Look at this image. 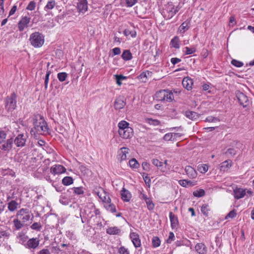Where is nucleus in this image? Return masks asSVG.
<instances>
[{"mask_svg": "<svg viewBox=\"0 0 254 254\" xmlns=\"http://www.w3.org/2000/svg\"><path fill=\"white\" fill-rule=\"evenodd\" d=\"M129 166L132 169H137L139 167V163L134 158H133L129 161Z\"/></svg>", "mask_w": 254, "mask_h": 254, "instance_id": "obj_38", "label": "nucleus"}, {"mask_svg": "<svg viewBox=\"0 0 254 254\" xmlns=\"http://www.w3.org/2000/svg\"><path fill=\"white\" fill-rule=\"evenodd\" d=\"M13 229L14 230H19L21 229L24 226H26L21 220L16 217L13 220Z\"/></svg>", "mask_w": 254, "mask_h": 254, "instance_id": "obj_25", "label": "nucleus"}, {"mask_svg": "<svg viewBox=\"0 0 254 254\" xmlns=\"http://www.w3.org/2000/svg\"><path fill=\"white\" fill-rule=\"evenodd\" d=\"M186 116L192 120H195L198 118V114L192 111H188L186 112Z\"/></svg>", "mask_w": 254, "mask_h": 254, "instance_id": "obj_32", "label": "nucleus"}, {"mask_svg": "<svg viewBox=\"0 0 254 254\" xmlns=\"http://www.w3.org/2000/svg\"><path fill=\"white\" fill-rule=\"evenodd\" d=\"M121 198L125 202H128L131 198V193L125 188H123L121 191Z\"/></svg>", "mask_w": 254, "mask_h": 254, "instance_id": "obj_19", "label": "nucleus"}, {"mask_svg": "<svg viewBox=\"0 0 254 254\" xmlns=\"http://www.w3.org/2000/svg\"><path fill=\"white\" fill-rule=\"evenodd\" d=\"M56 4V2L54 0H50L48 1L46 5L44 7V10L49 13L50 10L53 9L55 7Z\"/></svg>", "mask_w": 254, "mask_h": 254, "instance_id": "obj_29", "label": "nucleus"}, {"mask_svg": "<svg viewBox=\"0 0 254 254\" xmlns=\"http://www.w3.org/2000/svg\"><path fill=\"white\" fill-rule=\"evenodd\" d=\"M180 185L183 187L188 188L195 186L196 182L188 180H180L178 182Z\"/></svg>", "mask_w": 254, "mask_h": 254, "instance_id": "obj_23", "label": "nucleus"}, {"mask_svg": "<svg viewBox=\"0 0 254 254\" xmlns=\"http://www.w3.org/2000/svg\"><path fill=\"white\" fill-rule=\"evenodd\" d=\"M34 127L37 133L40 134L47 132L48 130L47 123L41 117H40L39 119H36L34 122Z\"/></svg>", "mask_w": 254, "mask_h": 254, "instance_id": "obj_7", "label": "nucleus"}, {"mask_svg": "<svg viewBox=\"0 0 254 254\" xmlns=\"http://www.w3.org/2000/svg\"><path fill=\"white\" fill-rule=\"evenodd\" d=\"M175 239V235L174 234L170 232L169 234V237L166 240L167 243H171Z\"/></svg>", "mask_w": 254, "mask_h": 254, "instance_id": "obj_64", "label": "nucleus"}, {"mask_svg": "<svg viewBox=\"0 0 254 254\" xmlns=\"http://www.w3.org/2000/svg\"><path fill=\"white\" fill-rule=\"evenodd\" d=\"M94 193L98 196L104 204L108 201H111L109 195L103 189L99 188L98 190H95Z\"/></svg>", "mask_w": 254, "mask_h": 254, "instance_id": "obj_10", "label": "nucleus"}, {"mask_svg": "<svg viewBox=\"0 0 254 254\" xmlns=\"http://www.w3.org/2000/svg\"><path fill=\"white\" fill-rule=\"evenodd\" d=\"M62 184L64 186H69L73 183V180L72 177L66 176L64 177L62 181Z\"/></svg>", "mask_w": 254, "mask_h": 254, "instance_id": "obj_36", "label": "nucleus"}, {"mask_svg": "<svg viewBox=\"0 0 254 254\" xmlns=\"http://www.w3.org/2000/svg\"><path fill=\"white\" fill-rule=\"evenodd\" d=\"M246 194V189L242 188H236L234 190V197L239 199L245 196Z\"/></svg>", "mask_w": 254, "mask_h": 254, "instance_id": "obj_18", "label": "nucleus"}, {"mask_svg": "<svg viewBox=\"0 0 254 254\" xmlns=\"http://www.w3.org/2000/svg\"><path fill=\"white\" fill-rule=\"evenodd\" d=\"M169 218L172 228H176L179 225L178 217L172 212L169 213Z\"/></svg>", "mask_w": 254, "mask_h": 254, "instance_id": "obj_22", "label": "nucleus"}, {"mask_svg": "<svg viewBox=\"0 0 254 254\" xmlns=\"http://www.w3.org/2000/svg\"><path fill=\"white\" fill-rule=\"evenodd\" d=\"M195 51L196 49L195 48H189L188 47H186L183 49V52L186 55L193 54Z\"/></svg>", "mask_w": 254, "mask_h": 254, "instance_id": "obj_41", "label": "nucleus"}, {"mask_svg": "<svg viewBox=\"0 0 254 254\" xmlns=\"http://www.w3.org/2000/svg\"><path fill=\"white\" fill-rule=\"evenodd\" d=\"M142 177L146 186L148 188H150L151 184V179L150 177H148V175L145 173L143 174Z\"/></svg>", "mask_w": 254, "mask_h": 254, "instance_id": "obj_53", "label": "nucleus"}, {"mask_svg": "<svg viewBox=\"0 0 254 254\" xmlns=\"http://www.w3.org/2000/svg\"><path fill=\"white\" fill-rule=\"evenodd\" d=\"M152 75V72L149 70H146L144 72L141 73L139 76V77L140 79H143L144 78H147V77H151Z\"/></svg>", "mask_w": 254, "mask_h": 254, "instance_id": "obj_44", "label": "nucleus"}, {"mask_svg": "<svg viewBox=\"0 0 254 254\" xmlns=\"http://www.w3.org/2000/svg\"><path fill=\"white\" fill-rule=\"evenodd\" d=\"M42 228V225L39 222H34L32 225L30 226V228L32 230L40 231Z\"/></svg>", "mask_w": 254, "mask_h": 254, "instance_id": "obj_43", "label": "nucleus"}, {"mask_svg": "<svg viewBox=\"0 0 254 254\" xmlns=\"http://www.w3.org/2000/svg\"><path fill=\"white\" fill-rule=\"evenodd\" d=\"M116 80L117 84L119 86H121L122 84L121 80H125L127 79V77L123 75L116 74L114 75Z\"/></svg>", "mask_w": 254, "mask_h": 254, "instance_id": "obj_40", "label": "nucleus"}, {"mask_svg": "<svg viewBox=\"0 0 254 254\" xmlns=\"http://www.w3.org/2000/svg\"><path fill=\"white\" fill-rule=\"evenodd\" d=\"M10 236V231L8 230L0 231V238L2 239L8 238Z\"/></svg>", "mask_w": 254, "mask_h": 254, "instance_id": "obj_51", "label": "nucleus"}, {"mask_svg": "<svg viewBox=\"0 0 254 254\" xmlns=\"http://www.w3.org/2000/svg\"><path fill=\"white\" fill-rule=\"evenodd\" d=\"M40 244V240L38 238H32L29 239L24 245L26 248L34 250L37 249Z\"/></svg>", "mask_w": 254, "mask_h": 254, "instance_id": "obj_9", "label": "nucleus"}, {"mask_svg": "<svg viewBox=\"0 0 254 254\" xmlns=\"http://www.w3.org/2000/svg\"><path fill=\"white\" fill-rule=\"evenodd\" d=\"M16 217H17L19 220H21L27 226L31 223L34 216L28 209L22 208L17 212Z\"/></svg>", "mask_w": 254, "mask_h": 254, "instance_id": "obj_4", "label": "nucleus"}, {"mask_svg": "<svg viewBox=\"0 0 254 254\" xmlns=\"http://www.w3.org/2000/svg\"><path fill=\"white\" fill-rule=\"evenodd\" d=\"M129 237L133 244V246L136 248L141 247V241L139 239V235L137 233L131 231Z\"/></svg>", "mask_w": 254, "mask_h": 254, "instance_id": "obj_15", "label": "nucleus"}, {"mask_svg": "<svg viewBox=\"0 0 254 254\" xmlns=\"http://www.w3.org/2000/svg\"><path fill=\"white\" fill-rule=\"evenodd\" d=\"M118 253L119 254H130L129 251L124 246H121L118 248Z\"/></svg>", "mask_w": 254, "mask_h": 254, "instance_id": "obj_46", "label": "nucleus"}, {"mask_svg": "<svg viewBox=\"0 0 254 254\" xmlns=\"http://www.w3.org/2000/svg\"><path fill=\"white\" fill-rule=\"evenodd\" d=\"M193 84L192 79L189 77H185L182 81L183 87L188 90H190L192 89Z\"/></svg>", "mask_w": 254, "mask_h": 254, "instance_id": "obj_20", "label": "nucleus"}, {"mask_svg": "<svg viewBox=\"0 0 254 254\" xmlns=\"http://www.w3.org/2000/svg\"><path fill=\"white\" fill-rule=\"evenodd\" d=\"M50 74H51L50 71H47V73H46V74L45 76V82H44L45 88L46 89H47L48 88V83H49V76H50Z\"/></svg>", "mask_w": 254, "mask_h": 254, "instance_id": "obj_55", "label": "nucleus"}, {"mask_svg": "<svg viewBox=\"0 0 254 254\" xmlns=\"http://www.w3.org/2000/svg\"><path fill=\"white\" fill-rule=\"evenodd\" d=\"M205 194V191L203 189H199L196 190L193 192V195L197 197H200L204 196Z\"/></svg>", "mask_w": 254, "mask_h": 254, "instance_id": "obj_47", "label": "nucleus"}, {"mask_svg": "<svg viewBox=\"0 0 254 254\" xmlns=\"http://www.w3.org/2000/svg\"><path fill=\"white\" fill-rule=\"evenodd\" d=\"M30 17L27 16L21 17L20 20L18 23V28L20 31H23L28 27V25L30 22Z\"/></svg>", "mask_w": 254, "mask_h": 254, "instance_id": "obj_13", "label": "nucleus"}, {"mask_svg": "<svg viewBox=\"0 0 254 254\" xmlns=\"http://www.w3.org/2000/svg\"><path fill=\"white\" fill-rule=\"evenodd\" d=\"M17 95L14 92L5 99V109L8 112L13 111L16 107Z\"/></svg>", "mask_w": 254, "mask_h": 254, "instance_id": "obj_8", "label": "nucleus"}, {"mask_svg": "<svg viewBox=\"0 0 254 254\" xmlns=\"http://www.w3.org/2000/svg\"><path fill=\"white\" fill-rule=\"evenodd\" d=\"M126 105V103L122 98H118L116 100L114 104L115 108L116 110L123 109Z\"/></svg>", "mask_w": 254, "mask_h": 254, "instance_id": "obj_27", "label": "nucleus"}, {"mask_svg": "<svg viewBox=\"0 0 254 254\" xmlns=\"http://www.w3.org/2000/svg\"><path fill=\"white\" fill-rule=\"evenodd\" d=\"M170 45L172 47L179 49L180 47V41L179 37H174L170 42Z\"/></svg>", "mask_w": 254, "mask_h": 254, "instance_id": "obj_31", "label": "nucleus"}, {"mask_svg": "<svg viewBox=\"0 0 254 254\" xmlns=\"http://www.w3.org/2000/svg\"><path fill=\"white\" fill-rule=\"evenodd\" d=\"M121 57L122 59L125 61L131 60L132 58V54L129 50H124L122 54Z\"/></svg>", "mask_w": 254, "mask_h": 254, "instance_id": "obj_30", "label": "nucleus"}, {"mask_svg": "<svg viewBox=\"0 0 254 254\" xmlns=\"http://www.w3.org/2000/svg\"><path fill=\"white\" fill-rule=\"evenodd\" d=\"M71 190H73V192L77 195H80L83 194L84 191V188L83 187H74L70 189Z\"/></svg>", "mask_w": 254, "mask_h": 254, "instance_id": "obj_39", "label": "nucleus"}, {"mask_svg": "<svg viewBox=\"0 0 254 254\" xmlns=\"http://www.w3.org/2000/svg\"><path fill=\"white\" fill-rule=\"evenodd\" d=\"M208 170V166L207 164L199 165L198 166V170L201 173H205Z\"/></svg>", "mask_w": 254, "mask_h": 254, "instance_id": "obj_49", "label": "nucleus"}, {"mask_svg": "<svg viewBox=\"0 0 254 254\" xmlns=\"http://www.w3.org/2000/svg\"><path fill=\"white\" fill-rule=\"evenodd\" d=\"M160 240L157 237H153L152 241V246L154 248L158 247L160 245Z\"/></svg>", "mask_w": 254, "mask_h": 254, "instance_id": "obj_52", "label": "nucleus"}, {"mask_svg": "<svg viewBox=\"0 0 254 254\" xmlns=\"http://www.w3.org/2000/svg\"><path fill=\"white\" fill-rule=\"evenodd\" d=\"M145 202L146 204L147 209L149 210H152L154 209L155 207V204L150 198H148L145 201Z\"/></svg>", "mask_w": 254, "mask_h": 254, "instance_id": "obj_37", "label": "nucleus"}, {"mask_svg": "<svg viewBox=\"0 0 254 254\" xmlns=\"http://www.w3.org/2000/svg\"><path fill=\"white\" fill-rule=\"evenodd\" d=\"M6 132L0 128V144L4 142L6 137Z\"/></svg>", "mask_w": 254, "mask_h": 254, "instance_id": "obj_50", "label": "nucleus"}, {"mask_svg": "<svg viewBox=\"0 0 254 254\" xmlns=\"http://www.w3.org/2000/svg\"><path fill=\"white\" fill-rule=\"evenodd\" d=\"M129 149L126 147L121 148L118 152V159L122 162L127 159V155L129 154Z\"/></svg>", "mask_w": 254, "mask_h": 254, "instance_id": "obj_14", "label": "nucleus"}, {"mask_svg": "<svg viewBox=\"0 0 254 254\" xmlns=\"http://www.w3.org/2000/svg\"><path fill=\"white\" fill-rule=\"evenodd\" d=\"M66 168L63 165L60 164H56L53 165L50 168V172L54 176L64 173L66 172Z\"/></svg>", "mask_w": 254, "mask_h": 254, "instance_id": "obj_12", "label": "nucleus"}, {"mask_svg": "<svg viewBox=\"0 0 254 254\" xmlns=\"http://www.w3.org/2000/svg\"><path fill=\"white\" fill-rule=\"evenodd\" d=\"M139 197L141 200H143L144 201H145L146 200L149 198L147 196V195L146 194L144 193L143 190L139 191Z\"/></svg>", "mask_w": 254, "mask_h": 254, "instance_id": "obj_61", "label": "nucleus"}, {"mask_svg": "<svg viewBox=\"0 0 254 254\" xmlns=\"http://www.w3.org/2000/svg\"><path fill=\"white\" fill-rule=\"evenodd\" d=\"M18 204L15 200H12L8 203V209L10 211H14L18 208Z\"/></svg>", "mask_w": 254, "mask_h": 254, "instance_id": "obj_34", "label": "nucleus"}, {"mask_svg": "<svg viewBox=\"0 0 254 254\" xmlns=\"http://www.w3.org/2000/svg\"><path fill=\"white\" fill-rule=\"evenodd\" d=\"M123 33L126 36L130 35L131 37L134 38L136 36V32L135 31H130L129 29H125Z\"/></svg>", "mask_w": 254, "mask_h": 254, "instance_id": "obj_48", "label": "nucleus"}, {"mask_svg": "<svg viewBox=\"0 0 254 254\" xmlns=\"http://www.w3.org/2000/svg\"><path fill=\"white\" fill-rule=\"evenodd\" d=\"M121 232V230L118 227H110L106 230V233L111 235H118Z\"/></svg>", "mask_w": 254, "mask_h": 254, "instance_id": "obj_28", "label": "nucleus"}, {"mask_svg": "<svg viewBox=\"0 0 254 254\" xmlns=\"http://www.w3.org/2000/svg\"><path fill=\"white\" fill-rule=\"evenodd\" d=\"M209 210L210 209L208 204H204L202 205L201 207V211L204 215L206 216H208Z\"/></svg>", "mask_w": 254, "mask_h": 254, "instance_id": "obj_45", "label": "nucleus"}, {"mask_svg": "<svg viewBox=\"0 0 254 254\" xmlns=\"http://www.w3.org/2000/svg\"><path fill=\"white\" fill-rule=\"evenodd\" d=\"M163 138L165 141L174 140L172 132L165 134Z\"/></svg>", "mask_w": 254, "mask_h": 254, "instance_id": "obj_62", "label": "nucleus"}, {"mask_svg": "<svg viewBox=\"0 0 254 254\" xmlns=\"http://www.w3.org/2000/svg\"><path fill=\"white\" fill-rule=\"evenodd\" d=\"M205 121L207 122H216L219 121V120L216 117L209 116L205 119Z\"/></svg>", "mask_w": 254, "mask_h": 254, "instance_id": "obj_63", "label": "nucleus"}, {"mask_svg": "<svg viewBox=\"0 0 254 254\" xmlns=\"http://www.w3.org/2000/svg\"><path fill=\"white\" fill-rule=\"evenodd\" d=\"M195 251L198 254H206L207 248L203 243H198L195 246Z\"/></svg>", "mask_w": 254, "mask_h": 254, "instance_id": "obj_24", "label": "nucleus"}, {"mask_svg": "<svg viewBox=\"0 0 254 254\" xmlns=\"http://www.w3.org/2000/svg\"><path fill=\"white\" fill-rule=\"evenodd\" d=\"M77 8L79 12L84 13L88 9L87 2L86 0H78L77 2Z\"/></svg>", "mask_w": 254, "mask_h": 254, "instance_id": "obj_17", "label": "nucleus"}, {"mask_svg": "<svg viewBox=\"0 0 254 254\" xmlns=\"http://www.w3.org/2000/svg\"><path fill=\"white\" fill-rule=\"evenodd\" d=\"M225 153L227 156H234L236 154V151L234 148H229Z\"/></svg>", "mask_w": 254, "mask_h": 254, "instance_id": "obj_59", "label": "nucleus"}, {"mask_svg": "<svg viewBox=\"0 0 254 254\" xmlns=\"http://www.w3.org/2000/svg\"><path fill=\"white\" fill-rule=\"evenodd\" d=\"M152 163L154 166H156L158 168V169H159V168L161 167L162 164H163V162L160 161L159 160H158L157 159H153L152 160Z\"/></svg>", "mask_w": 254, "mask_h": 254, "instance_id": "obj_58", "label": "nucleus"}, {"mask_svg": "<svg viewBox=\"0 0 254 254\" xmlns=\"http://www.w3.org/2000/svg\"><path fill=\"white\" fill-rule=\"evenodd\" d=\"M137 2V0H126V3L127 7H132Z\"/></svg>", "mask_w": 254, "mask_h": 254, "instance_id": "obj_60", "label": "nucleus"}, {"mask_svg": "<svg viewBox=\"0 0 254 254\" xmlns=\"http://www.w3.org/2000/svg\"><path fill=\"white\" fill-rule=\"evenodd\" d=\"M186 174L190 179H195L197 177V173L196 170L190 166H187L185 167Z\"/></svg>", "mask_w": 254, "mask_h": 254, "instance_id": "obj_16", "label": "nucleus"}, {"mask_svg": "<svg viewBox=\"0 0 254 254\" xmlns=\"http://www.w3.org/2000/svg\"><path fill=\"white\" fill-rule=\"evenodd\" d=\"M60 202L63 205H67L69 203V199L65 194H62L60 196Z\"/></svg>", "mask_w": 254, "mask_h": 254, "instance_id": "obj_35", "label": "nucleus"}, {"mask_svg": "<svg viewBox=\"0 0 254 254\" xmlns=\"http://www.w3.org/2000/svg\"><path fill=\"white\" fill-rule=\"evenodd\" d=\"M57 77L61 82H63L66 80L67 77V74L64 72H62L58 73Z\"/></svg>", "mask_w": 254, "mask_h": 254, "instance_id": "obj_42", "label": "nucleus"}, {"mask_svg": "<svg viewBox=\"0 0 254 254\" xmlns=\"http://www.w3.org/2000/svg\"><path fill=\"white\" fill-rule=\"evenodd\" d=\"M27 138L28 135L26 134H18L14 140L12 138L7 139L0 148L4 151H8L12 148L13 143L17 147H23L25 145Z\"/></svg>", "mask_w": 254, "mask_h": 254, "instance_id": "obj_1", "label": "nucleus"}, {"mask_svg": "<svg viewBox=\"0 0 254 254\" xmlns=\"http://www.w3.org/2000/svg\"><path fill=\"white\" fill-rule=\"evenodd\" d=\"M36 7V3L34 1H31L26 7V9L29 10H33Z\"/></svg>", "mask_w": 254, "mask_h": 254, "instance_id": "obj_56", "label": "nucleus"}, {"mask_svg": "<svg viewBox=\"0 0 254 254\" xmlns=\"http://www.w3.org/2000/svg\"><path fill=\"white\" fill-rule=\"evenodd\" d=\"M157 100L160 101L171 102L174 100L173 93L168 90H162L157 92L155 94Z\"/></svg>", "mask_w": 254, "mask_h": 254, "instance_id": "obj_6", "label": "nucleus"}, {"mask_svg": "<svg viewBox=\"0 0 254 254\" xmlns=\"http://www.w3.org/2000/svg\"><path fill=\"white\" fill-rule=\"evenodd\" d=\"M232 166V161L231 160H227L220 165V170L224 172L228 171Z\"/></svg>", "mask_w": 254, "mask_h": 254, "instance_id": "obj_26", "label": "nucleus"}, {"mask_svg": "<svg viewBox=\"0 0 254 254\" xmlns=\"http://www.w3.org/2000/svg\"><path fill=\"white\" fill-rule=\"evenodd\" d=\"M231 64L232 65L237 67H241L244 65V64L242 62L236 60H232L231 61Z\"/></svg>", "mask_w": 254, "mask_h": 254, "instance_id": "obj_54", "label": "nucleus"}, {"mask_svg": "<svg viewBox=\"0 0 254 254\" xmlns=\"http://www.w3.org/2000/svg\"><path fill=\"white\" fill-rule=\"evenodd\" d=\"M29 41L34 48H40L44 43L45 37L38 32H34L30 36Z\"/></svg>", "mask_w": 254, "mask_h": 254, "instance_id": "obj_5", "label": "nucleus"}, {"mask_svg": "<svg viewBox=\"0 0 254 254\" xmlns=\"http://www.w3.org/2000/svg\"><path fill=\"white\" fill-rule=\"evenodd\" d=\"M179 6H176L172 1H169L164 4L161 14L166 19H170L172 18L180 10Z\"/></svg>", "mask_w": 254, "mask_h": 254, "instance_id": "obj_3", "label": "nucleus"}, {"mask_svg": "<svg viewBox=\"0 0 254 254\" xmlns=\"http://www.w3.org/2000/svg\"><path fill=\"white\" fill-rule=\"evenodd\" d=\"M129 125L128 122L124 120L120 121L118 124L119 134L124 139L130 138L133 136V129Z\"/></svg>", "mask_w": 254, "mask_h": 254, "instance_id": "obj_2", "label": "nucleus"}, {"mask_svg": "<svg viewBox=\"0 0 254 254\" xmlns=\"http://www.w3.org/2000/svg\"><path fill=\"white\" fill-rule=\"evenodd\" d=\"M237 215L236 211L235 210H233L231 211L225 217V219H228L229 218H233Z\"/></svg>", "mask_w": 254, "mask_h": 254, "instance_id": "obj_57", "label": "nucleus"}, {"mask_svg": "<svg viewBox=\"0 0 254 254\" xmlns=\"http://www.w3.org/2000/svg\"><path fill=\"white\" fill-rule=\"evenodd\" d=\"M236 95L240 104L243 106V107H246L249 105V100L248 97L245 94L240 91H237L236 92Z\"/></svg>", "mask_w": 254, "mask_h": 254, "instance_id": "obj_11", "label": "nucleus"}, {"mask_svg": "<svg viewBox=\"0 0 254 254\" xmlns=\"http://www.w3.org/2000/svg\"><path fill=\"white\" fill-rule=\"evenodd\" d=\"M190 21H185L184 22H183L178 28V33L181 34H184L187 31H188L190 27Z\"/></svg>", "mask_w": 254, "mask_h": 254, "instance_id": "obj_21", "label": "nucleus"}, {"mask_svg": "<svg viewBox=\"0 0 254 254\" xmlns=\"http://www.w3.org/2000/svg\"><path fill=\"white\" fill-rule=\"evenodd\" d=\"M104 206L108 211L112 213L116 212V206L114 204L111 203V201H108L104 204Z\"/></svg>", "mask_w": 254, "mask_h": 254, "instance_id": "obj_33", "label": "nucleus"}]
</instances>
